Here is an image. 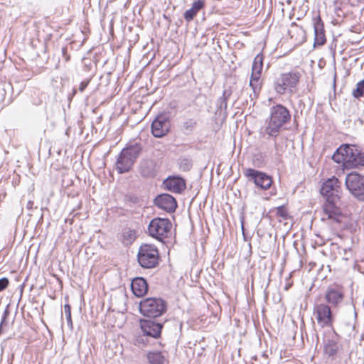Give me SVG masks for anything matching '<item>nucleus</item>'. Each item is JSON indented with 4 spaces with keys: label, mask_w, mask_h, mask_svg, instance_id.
<instances>
[{
    "label": "nucleus",
    "mask_w": 364,
    "mask_h": 364,
    "mask_svg": "<svg viewBox=\"0 0 364 364\" xmlns=\"http://www.w3.org/2000/svg\"><path fill=\"white\" fill-rule=\"evenodd\" d=\"M172 228L171 221L167 218H155L152 219L148 225L149 235L162 242L168 237Z\"/></svg>",
    "instance_id": "0eeeda50"
},
{
    "label": "nucleus",
    "mask_w": 364,
    "mask_h": 364,
    "mask_svg": "<svg viewBox=\"0 0 364 364\" xmlns=\"http://www.w3.org/2000/svg\"><path fill=\"white\" fill-rule=\"evenodd\" d=\"M301 77V73L295 69L281 73L274 80V90L279 95L291 96L297 92Z\"/></svg>",
    "instance_id": "7ed1b4c3"
},
{
    "label": "nucleus",
    "mask_w": 364,
    "mask_h": 364,
    "mask_svg": "<svg viewBox=\"0 0 364 364\" xmlns=\"http://www.w3.org/2000/svg\"><path fill=\"white\" fill-rule=\"evenodd\" d=\"M356 316H357V313L355 311V312H354V316H355V318H356Z\"/></svg>",
    "instance_id": "a19ab883"
},
{
    "label": "nucleus",
    "mask_w": 364,
    "mask_h": 364,
    "mask_svg": "<svg viewBox=\"0 0 364 364\" xmlns=\"http://www.w3.org/2000/svg\"><path fill=\"white\" fill-rule=\"evenodd\" d=\"M9 285V279L6 277L0 279V291L5 289Z\"/></svg>",
    "instance_id": "2f4dec72"
},
{
    "label": "nucleus",
    "mask_w": 364,
    "mask_h": 364,
    "mask_svg": "<svg viewBox=\"0 0 364 364\" xmlns=\"http://www.w3.org/2000/svg\"><path fill=\"white\" fill-rule=\"evenodd\" d=\"M146 358L149 364H164L165 356L161 351H149Z\"/></svg>",
    "instance_id": "4be33fe9"
},
{
    "label": "nucleus",
    "mask_w": 364,
    "mask_h": 364,
    "mask_svg": "<svg viewBox=\"0 0 364 364\" xmlns=\"http://www.w3.org/2000/svg\"><path fill=\"white\" fill-rule=\"evenodd\" d=\"M64 311L68 322V325L72 326L73 323L71 318V307L69 304H65L64 306Z\"/></svg>",
    "instance_id": "7c9ffc66"
},
{
    "label": "nucleus",
    "mask_w": 364,
    "mask_h": 364,
    "mask_svg": "<svg viewBox=\"0 0 364 364\" xmlns=\"http://www.w3.org/2000/svg\"><path fill=\"white\" fill-rule=\"evenodd\" d=\"M244 176L249 180L252 181L257 187L263 190L270 188L272 180L270 176L266 173L257 170L249 168L244 171Z\"/></svg>",
    "instance_id": "9b49d317"
},
{
    "label": "nucleus",
    "mask_w": 364,
    "mask_h": 364,
    "mask_svg": "<svg viewBox=\"0 0 364 364\" xmlns=\"http://www.w3.org/2000/svg\"><path fill=\"white\" fill-rule=\"evenodd\" d=\"M140 327L145 336L152 338H159L161 333L163 324L153 320L141 319Z\"/></svg>",
    "instance_id": "2eb2a0df"
},
{
    "label": "nucleus",
    "mask_w": 364,
    "mask_h": 364,
    "mask_svg": "<svg viewBox=\"0 0 364 364\" xmlns=\"http://www.w3.org/2000/svg\"><path fill=\"white\" fill-rule=\"evenodd\" d=\"M346 326L350 329H353L355 326L354 322H348L346 323Z\"/></svg>",
    "instance_id": "c9c22d12"
},
{
    "label": "nucleus",
    "mask_w": 364,
    "mask_h": 364,
    "mask_svg": "<svg viewBox=\"0 0 364 364\" xmlns=\"http://www.w3.org/2000/svg\"><path fill=\"white\" fill-rule=\"evenodd\" d=\"M314 315L321 327H330L332 326L333 316L328 305L317 304L314 307Z\"/></svg>",
    "instance_id": "1a4fd4ad"
},
{
    "label": "nucleus",
    "mask_w": 364,
    "mask_h": 364,
    "mask_svg": "<svg viewBox=\"0 0 364 364\" xmlns=\"http://www.w3.org/2000/svg\"><path fill=\"white\" fill-rule=\"evenodd\" d=\"M332 159L337 164H342L344 169L364 168V152L353 144L341 145Z\"/></svg>",
    "instance_id": "f257e3e1"
},
{
    "label": "nucleus",
    "mask_w": 364,
    "mask_h": 364,
    "mask_svg": "<svg viewBox=\"0 0 364 364\" xmlns=\"http://www.w3.org/2000/svg\"><path fill=\"white\" fill-rule=\"evenodd\" d=\"M141 174L143 176H148L151 174V171H146L145 170L144 168H143V165H141Z\"/></svg>",
    "instance_id": "f704fd0d"
},
{
    "label": "nucleus",
    "mask_w": 364,
    "mask_h": 364,
    "mask_svg": "<svg viewBox=\"0 0 364 364\" xmlns=\"http://www.w3.org/2000/svg\"><path fill=\"white\" fill-rule=\"evenodd\" d=\"M340 199H326V203L323 205V215L322 220L331 219L334 221H340L341 212L338 206Z\"/></svg>",
    "instance_id": "4468645a"
},
{
    "label": "nucleus",
    "mask_w": 364,
    "mask_h": 364,
    "mask_svg": "<svg viewBox=\"0 0 364 364\" xmlns=\"http://www.w3.org/2000/svg\"><path fill=\"white\" fill-rule=\"evenodd\" d=\"M154 204L168 213H173L177 208L176 199L169 194H161L154 199Z\"/></svg>",
    "instance_id": "dca6fc26"
},
{
    "label": "nucleus",
    "mask_w": 364,
    "mask_h": 364,
    "mask_svg": "<svg viewBox=\"0 0 364 364\" xmlns=\"http://www.w3.org/2000/svg\"><path fill=\"white\" fill-rule=\"evenodd\" d=\"M164 185L166 189L175 193H181L186 187L185 180L179 176L168 177L164 181Z\"/></svg>",
    "instance_id": "f3484780"
},
{
    "label": "nucleus",
    "mask_w": 364,
    "mask_h": 364,
    "mask_svg": "<svg viewBox=\"0 0 364 364\" xmlns=\"http://www.w3.org/2000/svg\"><path fill=\"white\" fill-rule=\"evenodd\" d=\"M131 289L136 296L142 297L148 291V284L143 277H136L132 280Z\"/></svg>",
    "instance_id": "6ab92c4d"
},
{
    "label": "nucleus",
    "mask_w": 364,
    "mask_h": 364,
    "mask_svg": "<svg viewBox=\"0 0 364 364\" xmlns=\"http://www.w3.org/2000/svg\"><path fill=\"white\" fill-rule=\"evenodd\" d=\"M262 68V55H257L252 63L251 75L256 78H260Z\"/></svg>",
    "instance_id": "5701e85b"
},
{
    "label": "nucleus",
    "mask_w": 364,
    "mask_h": 364,
    "mask_svg": "<svg viewBox=\"0 0 364 364\" xmlns=\"http://www.w3.org/2000/svg\"><path fill=\"white\" fill-rule=\"evenodd\" d=\"M167 310V302L160 297H149L139 302V311L146 317L156 318Z\"/></svg>",
    "instance_id": "39448f33"
},
{
    "label": "nucleus",
    "mask_w": 364,
    "mask_h": 364,
    "mask_svg": "<svg viewBox=\"0 0 364 364\" xmlns=\"http://www.w3.org/2000/svg\"><path fill=\"white\" fill-rule=\"evenodd\" d=\"M77 92V90L75 89H73V95H75Z\"/></svg>",
    "instance_id": "58836bf2"
},
{
    "label": "nucleus",
    "mask_w": 364,
    "mask_h": 364,
    "mask_svg": "<svg viewBox=\"0 0 364 364\" xmlns=\"http://www.w3.org/2000/svg\"><path fill=\"white\" fill-rule=\"evenodd\" d=\"M205 7L204 0H196L193 2L191 9L186 11L183 17L187 22H191L193 20L198 13Z\"/></svg>",
    "instance_id": "aec40b11"
},
{
    "label": "nucleus",
    "mask_w": 364,
    "mask_h": 364,
    "mask_svg": "<svg viewBox=\"0 0 364 364\" xmlns=\"http://www.w3.org/2000/svg\"><path fill=\"white\" fill-rule=\"evenodd\" d=\"M291 120L289 110L282 105L272 106L269 109V117L267 119L265 133L272 137H277L283 127Z\"/></svg>",
    "instance_id": "f03ea898"
},
{
    "label": "nucleus",
    "mask_w": 364,
    "mask_h": 364,
    "mask_svg": "<svg viewBox=\"0 0 364 364\" xmlns=\"http://www.w3.org/2000/svg\"><path fill=\"white\" fill-rule=\"evenodd\" d=\"M364 94V79L358 82L356 85V88L352 92V95L355 98H360Z\"/></svg>",
    "instance_id": "cd10ccee"
},
{
    "label": "nucleus",
    "mask_w": 364,
    "mask_h": 364,
    "mask_svg": "<svg viewBox=\"0 0 364 364\" xmlns=\"http://www.w3.org/2000/svg\"><path fill=\"white\" fill-rule=\"evenodd\" d=\"M259 78H256L255 77H253L252 75H251V79H250V87H251L252 90V92H253V95H254V97H257L259 92H260V90H261V85L259 84Z\"/></svg>",
    "instance_id": "bb28decb"
},
{
    "label": "nucleus",
    "mask_w": 364,
    "mask_h": 364,
    "mask_svg": "<svg viewBox=\"0 0 364 364\" xmlns=\"http://www.w3.org/2000/svg\"><path fill=\"white\" fill-rule=\"evenodd\" d=\"M314 29V45L322 46L326 41L324 24L319 15L313 18Z\"/></svg>",
    "instance_id": "a211bd4d"
},
{
    "label": "nucleus",
    "mask_w": 364,
    "mask_h": 364,
    "mask_svg": "<svg viewBox=\"0 0 364 364\" xmlns=\"http://www.w3.org/2000/svg\"><path fill=\"white\" fill-rule=\"evenodd\" d=\"M150 336H145V334L143 333L142 335H139L136 336L134 339V344L139 346V348L146 347L150 345Z\"/></svg>",
    "instance_id": "a878e982"
},
{
    "label": "nucleus",
    "mask_w": 364,
    "mask_h": 364,
    "mask_svg": "<svg viewBox=\"0 0 364 364\" xmlns=\"http://www.w3.org/2000/svg\"><path fill=\"white\" fill-rule=\"evenodd\" d=\"M33 203L32 201H28V204H27V208L28 209H31L32 208V205H33Z\"/></svg>",
    "instance_id": "e433bc0d"
},
{
    "label": "nucleus",
    "mask_w": 364,
    "mask_h": 364,
    "mask_svg": "<svg viewBox=\"0 0 364 364\" xmlns=\"http://www.w3.org/2000/svg\"><path fill=\"white\" fill-rule=\"evenodd\" d=\"M341 183L338 178L333 177L326 181L321 188V193L326 199H341Z\"/></svg>",
    "instance_id": "f8f14e48"
},
{
    "label": "nucleus",
    "mask_w": 364,
    "mask_h": 364,
    "mask_svg": "<svg viewBox=\"0 0 364 364\" xmlns=\"http://www.w3.org/2000/svg\"><path fill=\"white\" fill-rule=\"evenodd\" d=\"M323 347L324 355L332 359L343 349L342 345L339 343L338 335L335 331L323 338Z\"/></svg>",
    "instance_id": "9d476101"
},
{
    "label": "nucleus",
    "mask_w": 364,
    "mask_h": 364,
    "mask_svg": "<svg viewBox=\"0 0 364 364\" xmlns=\"http://www.w3.org/2000/svg\"><path fill=\"white\" fill-rule=\"evenodd\" d=\"M179 168L183 171H187L192 167V161L188 158H181L178 161Z\"/></svg>",
    "instance_id": "c85d7f7f"
},
{
    "label": "nucleus",
    "mask_w": 364,
    "mask_h": 364,
    "mask_svg": "<svg viewBox=\"0 0 364 364\" xmlns=\"http://www.w3.org/2000/svg\"><path fill=\"white\" fill-rule=\"evenodd\" d=\"M345 184L349 192L358 200L364 201V176L353 171L346 176Z\"/></svg>",
    "instance_id": "6e6552de"
},
{
    "label": "nucleus",
    "mask_w": 364,
    "mask_h": 364,
    "mask_svg": "<svg viewBox=\"0 0 364 364\" xmlns=\"http://www.w3.org/2000/svg\"><path fill=\"white\" fill-rule=\"evenodd\" d=\"M136 239L135 230L127 229L122 233V242L125 245H131Z\"/></svg>",
    "instance_id": "393cba45"
},
{
    "label": "nucleus",
    "mask_w": 364,
    "mask_h": 364,
    "mask_svg": "<svg viewBox=\"0 0 364 364\" xmlns=\"http://www.w3.org/2000/svg\"><path fill=\"white\" fill-rule=\"evenodd\" d=\"M196 122L193 119H188L183 124V128L185 131L190 132H191L196 126Z\"/></svg>",
    "instance_id": "c756f323"
},
{
    "label": "nucleus",
    "mask_w": 364,
    "mask_h": 364,
    "mask_svg": "<svg viewBox=\"0 0 364 364\" xmlns=\"http://www.w3.org/2000/svg\"><path fill=\"white\" fill-rule=\"evenodd\" d=\"M137 259L142 267L147 269L154 268L159 263V251L154 245L144 244L139 247Z\"/></svg>",
    "instance_id": "423d86ee"
},
{
    "label": "nucleus",
    "mask_w": 364,
    "mask_h": 364,
    "mask_svg": "<svg viewBox=\"0 0 364 364\" xmlns=\"http://www.w3.org/2000/svg\"><path fill=\"white\" fill-rule=\"evenodd\" d=\"M62 51L63 53H65L66 52V48H62Z\"/></svg>",
    "instance_id": "ea45409f"
},
{
    "label": "nucleus",
    "mask_w": 364,
    "mask_h": 364,
    "mask_svg": "<svg viewBox=\"0 0 364 364\" xmlns=\"http://www.w3.org/2000/svg\"><path fill=\"white\" fill-rule=\"evenodd\" d=\"M326 301L333 306L341 303L343 299V294L338 289H328L325 294Z\"/></svg>",
    "instance_id": "412c9836"
},
{
    "label": "nucleus",
    "mask_w": 364,
    "mask_h": 364,
    "mask_svg": "<svg viewBox=\"0 0 364 364\" xmlns=\"http://www.w3.org/2000/svg\"><path fill=\"white\" fill-rule=\"evenodd\" d=\"M333 85L336 86V74L334 75Z\"/></svg>",
    "instance_id": "4c0bfd02"
},
{
    "label": "nucleus",
    "mask_w": 364,
    "mask_h": 364,
    "mask_svg": "<svg viewBox=\"0 0 364 364\" xmlns=\"http://www.w3.org/2000/svg\"><path fill=\"white\" fill-rule=\"evenodd\" d=\"M141 144L135 142L124 148L119 154L115 164L119 173L129 172L142 151Z\"/></svg>",
    "instance_id": "20e7f679"
},
{
    "label": "nucleus",
    "mask_w": 364,
    "mask_h": 364,
    "mask_svg": "<svg viewBox=\"0 0 364 364\" xmlns=\"http://www.w3.org/2000/svg\"><path fill=\"white\" fill-rule=\"evenodd\" d=\"M170 121L166 114L158 115L151 123V133L157 138H161L170 130Z\"/></svg>",
    "instance_id": "ddd939ff"
},
{
    "label": "nucleus",
    "mask_w": 364,
    "mask_h": 364,
    "mask_svg": "<svg viewBox=\"0 0 364 364\" xmlns=\"http://www.w3.org/2000/svg\"><path fill=\"white\" fill-rule=\"evenodd\" d=\"M90 83V80L82 81L79 86L80 92H82Z\"/></svg>",
    "instance_id": "473e14b6"
},
{
    "label": "nucleus",
    "mask_w": 364,
    "mask_h": 364,
    "mask_svg": "<svg viewBox=\"0 0 364 364\" xmlns=\"http://www.w3.org/2000/svg\"><path fill=\"white\" fill-rule=\"evenodd\" d=\"M231 95V91L230 90H225L223 95L218 100L217 106L218 111L224 109L226 111L228 107V100Z\"/></svg>",
    "instance_id": "b1692460"
},
{
    "label": "nucleus",
    "mask_w": 364,
    "mask_h": 364,
    "mask_svg": "<svg viewBox=\"0 0 364 364\" xmlns=\"http://www.w3.org/2000/svg\"><path fill=\"white\" fill-rule=\"evenodd\" d=\"M277 215H279L283 218H285L287 215V213H285L284 208L282 206L277 208Z\"/></svg>",
    "instance_id": "72a5a7b5"
}]
</instances>
